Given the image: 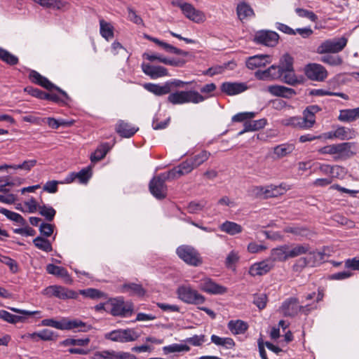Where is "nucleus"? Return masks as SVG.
I'll list each match as a JSON object with an SVG mask.
<instances>
[{
	"label": "nucleus",
	"mask_w": 359,
	"mask_h": 359,
	"mask_svg": "<svg viewBox=\"0 0 359 359\" xmlns=\"http://www.w3.org/2000/svg\"><path fill=\"white\" fill-rule=\"evenodd\" d=\"M306 76L312 81H323L327 77V71L321 65L310 63L304 68Z\"/></svg>",
	"instance_id": "9b49d317"
},
{
	"label": "nucleus",
	"mask_w": 359,
	"mask_h": 359,
	"mask_svg": "<svg viewBox=\"0 0 359 359\" xmlns=\"http://www.w3.org/2000/svg\"><path fill=\"white\" fill-rule=\"evenodd\" d=\"M295 12L301 18H308L314 22L318 20V16L311 11L297 8L295 9Z\"/></svg>",
	"instance_id": "774afa93"
},
{
	"label": "nucleus",
	"mask_w": 359,
	"mask_h": 359,
	"mask_svg": "<svg viewBox=\"0 0 359 359\" xmlns=\"http://www.w3.org/2000/svg\"><path fill=\"white\" fill-rule=\"evenodd\" d=\"M283 81L289 85L296 86L301 83V80L298 79L294 73V70L284 72L283 74Z\"/></svg>",
	"instance_id": "4d7b16f0"
},
{
	"label": "nucleus",
	"mask_w": 359,
	"mask_h": 359,
	"mask_svg": "<svg viewBox=\"0 0 359 359\" xmlns=\"http://www.w3.org/2000/svg\"><path fill=\"white\" fill-rule=\"evenodd\" d=\"M39 212L48 222H52L56 214V211L53 207L45 205L39 206Z\"/></svg>",
	"instance_id": "3c124183"
},
{
	"label": "nucleus",
	"mask_w": 359,
	"mask_h": 359,
	"mask_svg": "<svg viewBox=\"0 0 359 359\" xmlns=\"http://www.w3.org/2000/svg\"><path fill=\"white\" fill-rule=\"evenodd\" d=\"M177 166L182 175L190 173L195 168L190 158H187Z\"/></svg>",
	"instance_id": "338daca9"
},
{
	"label": "nucleus",
	"mask_w": 359,
	"mask_h": 359,
	"mask_svg": "<svg viewBox=\"0 0 359 359\" xmlns=\"http://www.w3.org/2000/svg\"><path fill=\"white\" fill-rule=\"evenodd\" d=\"M177 295L182 302L190 304H201L205 301V297L189 285H182L177 289Z\"/></svg>",
	"instance_id": "20e7f679"
},
{
	"label": "nucleus",
	"mask_w": 359,
	"mask_h": 359,
	"mask_svg": "<svg viewBox=\"0 0 359 359\" xmlns=\"http://www.w3.org/2000/svg\"><path fill=\"white\" fill-rule=\"evenodd\" d=\"M143 87L145 90L156 96H162L169 93V88L166 86V83L162 86L152 83H146L143 85Z\"/></svg>",
	"instance_id": "2f4dec72"
},
{
	"label": "nucleus",
	"mask_w": 359,
	"mask_h": 359,
	"mask_svg": "<svg viewBox=\"0 0 359 359\" xmlns=\"http://www.w3.org/2000/svg\"><path fill=\"white\" fill-rule=\"evenodd\" d=\"M80 293L83 296L93 299H100L104 294L103 292H102L99 290L94 288H88L86 290H81Z\"/></svg>",
	"instance_id": "0e129e2a"
},
{
	"label": "nucleus",
	"mask_w": 359,
	"mask_h": 359,
	"mask_svg": "<svg viewBox=\"0 0 359 359\" xmlns=\"http://www.w3.org/2000/svg\"><path fill=\"white\" fill-rule=\"evenodd\" d=\"M359 118V107L342 109L340 111L339 120L343 122H352Z\"/></svg>",
	"instance_id": "72a5a7b5"
},
{
	"label": "nucleus",
	"mask_w": 359,
	"mask_h": 359,
	"mask_svg": "<svg viewBox=\"0 0 359 359\" xmlns=\"http://www.w3.org/2000/svg\"><path fill=\"white\" fill-rule=\"evenodd\" d=\"M347 39L341 37L339 39H328L323 41L316 50L318 54L337 53L341 51L346 46Z\"/></svg>",
	"instance_id": "423d86ee"
},
{
	"label": "nucleus",
	"mask_w": 359,
	"mask_h": 359,
	"mask_svg": "<svg viewBox=\"0 0 359 359\" xmlns=\"http://www.w3.org/2000/svg\"><path fill=\"white\" fill-rule=\"evenodd\" d=\"M283 74V72L280 68L276 65H272L264 71H257L255 73V76L258 79L264 80L266 79H277L280 78Z\"/></svg>",
	"instance_id": "b1692460"
},
{
	"label": "nucleus",
	"mask_w": 359,
	"mask_h": 359,
	"mask_svg": "<svg viewBox=\"0 0 359 359\" xmlns=\"http://www.w3.org/2000/svg\"><path fill=\"white\" fill-rule=\"evenodd\" d=\"M267 90L274 96L285 98H290L296 95V91L294 89L279 85L269 86Z\"/></svg>",
	"instance_id": "393cba45"
},
{
	"label": "nucleus",
	"mask_w": 359,
	"mask_h": 359,
	"mask_svg": "<svg viewBox=\"0 0 359 359\" xmlns=\"http://www.w3.org/2000/svg\"><path fill=\"white\" fill-rule=\"evenodd\" d=\"M283 231L287 233H292L296 237H306L309 234V230L306 226L297 224L287 226L283 229Z\"/></svg>",
	"instance_id": "473e14b6"
},
{
	"label": "nucleus",
	"mask_w": 359,
	"mask_h": 359,
	"mask_svg": "<svg viewBox=\"0 0 359 359\" xmlns=\"http://www.w3.org/2000/svg\"><path fill=\"white\" fill-rule=\"evenodd\" d=\"M228 328L233 334H241L245 332L248 328L247 323L241 320H230L228 323Z\"/></svg>",
	"instance_id": "f704fd0d"
},
{
	"label": "nucleus",
	"mask_w": 359,
	"mask_h": 359,
	"mask_svg": "<svg viewBox=\"0 0 359 359\" xmlns=\"http://www.w3.org/2000/svg\"><path fill=\"white\" fill-rule=\"evenodd\" d=\"M319 171L325 175H334V173L339 174V170L341 168L339 165H330L328 164H319L317 168Z\"/></svg>",
	"instance_id": "bf43d9fd"
},
{
	"label": "nucleus",
	"mask_w": 359,
	"mask_h": 359,
	"mask_svg": "<svg viewBox=\"0 0 359 359\" xmlns=\"http://www.w3.org/2000/svg\"><path fill=\"white\" fill-rule=\"evenodd\" d=\"M270 56L268 55H256L250 57L246 61V67L250 69H255L264 67L270 63Z\"/></svg>",
	"instance_id": "a878e982"
},
{
	"label": "nucleus",
	"mask_w": 359,
	"mask_h": 359,
	"mask_svg": "<svg viewBox=\"0 0 359 359\" xmlns=\"http://www.w3.org/2000/svg\"><path fill=\"white\" fill-rule=\"evenodd\" d=\"M0 318L11 324L23 322L25 320L23 316L13 315L5 310H0Z\"/></svg>",
	"instance_id": "de8ad7c7"
},
{
	"label": "nucleus",
	"mask_w": 359,
	"mask_h": 359,
	"mask_svg": "<svg viewBox=\"0 0 359 359\" xmlns=\"http://www.w3.org/2000/svg\"><path fill=\"white\" fill-rule=\"evenodd\" d=\"M320 61L331 66H338L342 64L343 60L339 56L327 55L321 57Z\"/></svg>",
	"instance_id": "680f3d73"
},
{
	"label": "nucleus",
	"mask_w": 359,
	"mask_h": 359,
	"mask_svg": "<svg viewBox=\"0 0 359 359\" xmlns=\"http://www.w3.org/2000/svg\"><path fill=\"white\" fill-rule=\"evenodd\" d=\"M111 313L114 316L129 317L133 312V304L123 299H114L111 304Z\"/></svg>",
	"instance_id": "9d476101"
},
{
	"label": "nucleus",
	"mask_w": 359,
	"mask_h": 359,
	"mask_svg": "<svg viewBox=\"0 0 359 359\" xmlns=\"http://www.w3.org/2000/svg\"><path fill=\"white\" fill-rule=\"evenodd\" d=\"M355 142H342L334 144L335 160L342 158H349L354 155L355 152L351 151L353 147H355Z\"/></svg>",
	"instance_id": "412c9836"
},
{
	"label": "nucleus",
	"mask_w": 359,
	"mask_h": 359,
	"mask_svg": "<svg viewBox=\"0 0 359 359\" xmlns=\"http://www.w3.org/2000/svg\"><path fill=\"white\" fill-rule=\"evenodd\" d=\"M236 13L241 20L252 18L255 15L252 8L245 1L241 2L237 5Z\"/></svg>",
	"instance_id": "c85d7f7f"
},
{
	"label": "nucleus",
	"mask_w": 359,
	"mask_h": 359,
	"mask_svg": "<svg viewBox=\"0 0 359 359\" xmlns=\"http://www.w3.org/2000/svg\"><path fill=\"white\" fill-rule=\"evenodd\" d=\"M141 67L142 72L152 79H156L168 75L167 69L162 66H155L143 62L141 65Z\"/></svg>",
	"instance_id": "f3484780"
},
{
	"label": "nucleus",
	"mask_w": 359,
	"mask_h": 359,
	"mask_svg": "<svg viewBox=\"0 0 359 359\" xmlns=\"http://www.w3.org/2000/svg\"><path fill=\"white\" fill-rule=\"evenodd\" d=\"M176 254L187 264L199 266L203 264V258L199 252L193 246L182 245L176 249Z\"/></svg>",
	"instance_id": "7ed1b4c3"
},
{
	"label": "nucleus",
	"mask_w": 359,
	"mask_h": 359,
	"mask_svg": "<svg viewBox=\"0 0 359 359\" xmlns=\"http://www.w3.org/2000/svg\"><path fill=\"white\" fill-rule=\"evenodd\" d=\"M0 213L5 215L10 220L14 221L22 226L26 224V220L18 213L1 208Z\"/></svg>",
	"instance_id": "49530a36"
},
{
	"label": "nucleus",
	"mask_w": 359,
	"mask_h": 359,
	"mask_svg": "<svg viewBox=\"0 0 359 359\" xmlns=\"http://www.w3.org/2000/svg\"><path fill=\"white\" fill-rule=\"evenodd\" d=\"M210 156V153L208 151L203 150L199 154L189 158L192 161L194 166L196 168L198 167L204 162H205Z\"/></svg>",
	"instance_id": "603ef678"
},
{
	"label": "nucleus",
	"mask_w": 359,
	"mask_h": 359,
	"mask_svg": "<svg viewBox=\"0 0 359 359\" xmlns=\"http://www.w3.org/2000/svg\"><path fill=\"white\" fill-rule=\"evenodd\" d=\"M123 292H128L130 295L143 296L145 293L141 285L136 283H126L123 285Z\"/></svg>",
	"instance_id": "ea45409f"
},
{
	"label": "nucleus",
	"mask_w": 359,
	"mask_h": 359,
	"mask_svg": "<svg viewBox=\"0 0 359 359\" xmlns=\"http://www.w3.org/2000/svg\"><path fill=\"white\" fill-rule=\"evenodd\" d=\"M211 341L217 346H222L226 348H232L235 346V342L230 337H220L215 334L211 336Z\"/></svg>",
	"instance_id": "37998d69"
},
{
	"label": "nucleus",
	"mask_w": 359,
	"mask_h": 359,
	"mask_svg": "<svg viewBox=\"0 0 359 359\" xmlns=\"http://www.w3.org/2000/svg\"><path fill=\"white\" fill-rule=\"evenodd\" d=\"M309 250L310 246L307 243L296 244L292 246L289 245L288 255L290 258H294L302 255L307 254Z\"/></svg>",
	"instance_id": "e433bc0d"
},
{
	"label": "nucleus",
	"mask_w": 359,
	"mask_h": 359,
	"mask_svg": "<svg viewBox=\"0 0 359 359\" xmlns=\"http://www.w3.org/2000/svg\"><path fill=\"white\" fill-rule=\"evenodd\" d=\"M289 245H283L278 248H273L271 252V260L273 263L276 261L284 262L290 259L289 255Z\"/></svg>",
	"instance_id": "bb28decb"
},
{
	"label": "nucleus",
	"mask_w": 359,
	"mask_h": 359,
	"mask_svg": "<svg viewBox=\"0 0 359 359\" xmlns=\"http://www.w3.org/2000/svg\"><path fill=\"white\" fill-rule=\"evenodd\" d=\"M46 271L49 274L64 278L66 282L70 280L69 274L64 267L56 266L53 264H48L46 266Z\"/></svg>",
	"instance_id": "7c9ffc66"
},
{
	"label": "nucleus",
	"mask_w": 359,
	"mask_h": 359,
	"mask_svg": "<svg viewBox=\"0 0 359 359\" xmlns=\"http://www.w3.org/2000/svg\"><path fill=\"white\" fill-rule=\"evenodd\" d=\"M268 301V297L264 293L255 294L253 296V304L257 306L259 310L264 309Z\"/></svg>",
	"instance_id": "13d9d810"
},
{
	"label": "nucleus",
	"mask_w": 359,
	"mask_h": 359,
	"mask_svg": "<svg viewBox=\"0 0 359 359\" xmlns=\"http://www.w3.org/2000/svg\"><path fill=\"white\" fill-rule=\"evenodd\" d=\"M33 243L36 248L46 252L53 250L50 242L42 236H37L33 240Z\"/></svg>",
	"instance_id": "79ce46f5"
},
{
	"label": "nucleus",
	"mask_w": 359,
	"mask_h": 359,
	"mask_svg": "<svg viewBox=\"0 0 359 359\" xmlns=\"http://www.w3.org/2000/svg\"><path fill=\"white\" fill-rule=\"evenodd\" d=\"M116 133L122 137L129 138L133 136L138 130V128L132 126L129 123L119 120L116 125Z\"/></svg>",
	"instance_id": "5701e85b"
},
{
	"label": "nucleus",
	"mask_w": 359,
	"mask_h": 359,
	"mask_svg": "<svg viewBox=\"0 0 359 359\" xmlns=\"http://www.w3.org/2000/svg\"><path fill=\"white\" fill-rule=\"evenodd\" d=\"M90 339H67L62 341L64 346H84L89 344Z\"/></svg>",
	"instance_id": "e2e57ef3"
},
{
	"label": "nucleus",
	"mask_w": 359,
	"mask_h": 359,
	"mask_svg": "<svg viewBox=\"0 0 359 359\" xmlns=\"http://www.w3.org/2000/svg\"><path fill=\"white\" fill-rule=\"evenodd\" d=\"M281 123L285 126L304 129L301 116H292L282 119Z\"/></svg>",
	"instance_id": "09e8293b"
},
{
	"label": "nucleus",
	"mask_w": 359,
	"mask_h": 359,
	"mask_svg": "<svg viewBox=\"0 0 359 359\" xmlns=\"http://www.w3.org/2000/svg\"><path fill=\"white\" fill-rule=\"evenodd\" d=\"M321 108L316 104L308 106L303 111L302 121L304 130L311 128L316 123V114L321 111Z\"/></svg>",
	"instance_id": "2eb2a0df"
},
{
	"label": "nucleus",
	"mask_w": 359,
	"mask_h": 359,
	"mask_svg": "<svg viewBox=\"0 0 359 359\" xmlns=\"http://www.w3.org/2000/svg\"><path fill=\"white\" fill-rule=\"evenodd\" d=\"M109 150L107 143L100 145L95 151L91 154L90 161L93 163L97 162L103 159Z\"/></svg>",
	"instance_id": "c03bdc74"
},
{
	"label": "nucleus",
	"mask_w": 359,
	"mask_h": 359,
	"mask_svg": "<svg viewBox=\"0 0 359 359\" xmlns=\"http://www.w3.org/2000/svg\"><path fill=\"white\" fill-rule=\"evenodd\" d=\"M222 231L225 232L229 235L233 236L240 233L243 231L242 226L233 222L226 221L220 226Z\"/></svg>",
	"instance_id": "58836bf2"
},
{
	"label": "nucleus",
	"mask_w": 359,
	"mask_h": 359,
	"mask_svg": "<svg viewBox=\"0 0 359 359\" xmlns=\"http://www.w3.org/2000/svg\"><path fill=\"white\" fill-rule=\"evenodd\" d=\"M252 192L256 196H264V198L274 197L276 194L272 190L268 188L264 189L262 187H255L252 189Z\"/></svg>",
	"instance_id": "69168bd1"
},
{
	"label": "nucleus",
	"mask_w": 359,
	"mask_h": 359,
	"mask_svg": "<svg viewBox=\"0 0 359 359\" xmlns=\"http://www.w3.org/2000/svg\"><path fill=\"white\" fill-rule=\"evenodd\" d=\"M92 176V170L90 166L81 169L79 172H69L62 183L69 184L78 180L81 184H86Z\"/></svg>",
	"instance_id": "dca6fc26"
},
{
	"label": "nucleus",
	"mask_w": 359,
	"mask_h": 359,
	"mask_svg": "<svg viewBox=\"0 0 359 359\" xmlns=\"http://www.w3.org/2000/svg\"><path fill=\"white\" fill-rule=\"evenodd\" d=\"M0 262L7 265L12 273H15L18 272V265L15 260L5 255H0Z\"/></svg>",
	"instance_id": "052dcab7"
},
{
	"label": "nucleus",
	"mask_w": 359,
	"mask_h": 359,
	"mask_svg": "<svg viewBox=\"0 0 359 359\" xmlns=\"http://www.w3.org/2000/svg\"><path fill=\"white\" fill-rule=\"evenodd\" d=\"M266 124V120L261 118L256 121H247L244 123V129L238 133L239 135L244 134L248 131H255L263 128Z\"/></svg>",
	"instance_id": "c756f323"
},
{
	"label": "nucleus",
	"mask_w": 359,
	"mask_h": 359,
	"mask_svg": "<svg viewBox=\"0 0 359 359\" xmlns=\"http://www.w3.org/2000/svg\"><path fill=\"white\" fill-rule=\"evenodd\" d=\"M248 89L245 83L224 82L221 86L222 92L228 95H235L241 93Z\"/></svg>",
	"instance_id": "4be33fe9"
},
{
	"label": "nucleus",
	"mask_w": 359,
	"mask_h": 359,
	"mask_svg": "<svg viewBox=\"0 0 359 359\" xmlns=\"http://www.w3.org/2000/svg\"><path fill=\"white\" fill-rule=\"evenodd\" d=\"M163 350L165 353H170L175 352H187L190 350V347L182 344H172L169 346H164Z\"/></svg>",
	"instance_id": "864d4df0"
},
{
	"label": "nucleus",
	"mask_w": 359,
	"mask_h": 359,
	"mask_svg": "<svg viewBox=\"0 0 359 359\" xmlns=\"http://www.w3.org/2000/svg\"><path fill=\"white\" fill-rule=\"evenodd\" d=\"M274 266V263L271 259H266L252 264L249 269V273L252 276H263L269 272Z\"/></svg>",
	"instance_id": "a211bd4d"
},
{
	"label": "nucleus",
	"mask_w": 359,
	"mask_h": 359,
	"mask_svg": "<svg viewBox=\"0 0 359 359\" xmlns=\"http://www.w3.org/2000/svg\"><path fill=\"white\" fill-rule=\"evenodd\" d=\"M45 294L49 297H55L61 299H76L78 294L72 290L60 285H50L47 287Z\"/></svg>",
	"instance_id": "f8f14e48"
},
{
	"label": "nucleus",
	"mask_w": 359,
	"mask_h": 359,
	"mask_svg": "<svg viewBox=\"0 0 359 359\" xmlns=\"http://www.w3.org/2000/svg\"><path fill=\"white\" fill-rule=\"evenodd\" d=\"M168 94L167 101L174 105L189 102L198 104L203 102L208 97L203 96L196 90H177Z\"/></svg>",
	"instance_id": "f03ea898"
},
{
	"label": "nucleus",
	"mask_w": 359,
	"mask_h": 359,
	"mask_svg": "<svg viewBox=\"0 0 359 359\" xmlns=\"http://www.w3.org/2000/svg\"><path fill=\"white\" fill-rule=\"evenodd\" d=\"M183 14L189 20L195 22H201L204 20L203 12L196 10L191 4L184 3L180 6Z\"/></svg>",
	"instance_id": "aec40b11"
},
{
	"label": "nucleus",
	"mask_w": 359,
	"mask_h": 359,
	"mask_svg": "<svg viewBox=\"0 0 359 359\" xmlns=\"http://www.w3.org/2000/svg\"><path fill=\"white\" fill-rule=\"evenodd\" d=\"M92 359H138L135 355L124 351L114 350H104L96 351L93 353Z\"/></svg>",
	"instance_id": "ddd939ff"
},
{
	"label": "nucleus",
	"mask_w": 359,
	"mask_h": 359,
	"mask_svg": "<svg viewBox=\"0 0 359 359\" xmlns=\"http://www.w3.org/2000/svg\"><path fill=\"white\" fill-rule=\"evenodd\" d=\"M29 79L32 83L41 86L49 91L55 90L57 93H60L65 98H68V95L65 90L53 84L46 77L41 75L38 72L35 70H29Z\"/></svg>",
	"instance_id": "0eeeda50"
},
{
	"label": "nucleus",
	"mask_w": 359,
	"mask_h": 359,
	"mask_svg": "<svg viewBox=\"0 0 359 359\" xmlns=\"http://www.w3.org/2000/svg\"><path fill=\"white\" fill-rule=\"evenodd\" d=\"M278 67L282 72L294 70L293 69V58L287 53L283 55L280 60Z\"/></svg>",
	"instance_id": "8fccbe9b"
},
{
	"label": "nucleus",
	"mask_w": 359,
	"mask_h": 359,
	"mask_svg": "<svg viewBox=\"0 0 359 359\" xmlns=\"http://www.w3.org/2000/svg\"><path fill=\"white\" fill-rule=\"evenodd\" d=\"M165 180L161 177V175L154 177L149 184V189L151 194L157 199L162 200L167 196V186Z\"/></svg>",
	"instance_id": "6e6552de"
},
{
	"label": "nucleus",
	"mask_w": 359,
	"mask_h": 359,
	"mask_svg": "<svg viewBox=\"0 0 359 359\" xmlns=\"http://www.w3.org/2000/svg\"><path fill=\"white\" fill-rule=\"evenodd\" d=\"M310 95L312 96H325V95H329V96H337L343 98L344 100H348V96L343 93H335L332 92L329 90H325L323 89H312L311 90L309 93Z\"/></svg>",
	"instance_id": "a18cd8bd"
},
{
	"label": "nucleus",
	"mask_w": 359,
	"mask_h": 359,
	"mask_svg": "<svg viewBox=\"0 0 359 359\" xmlns=\"http://www.w3.org/2000/svg\"><path fill=\"white\" fill-rule=\"evenodd\" d=\"M279 35L270 30H259L254 36V42L269 47H274L278 42Z\"/></svg>",
	"instance_id": "1a4fd4ad"
},
{
	"label": "nucleus",
	"mask_w": 359,
	"mask_h": 359,
	"mask_svg": "<svg viewBox=\"0 0 359 359\" xmlns=\"http://www.w3.org/2000/svg\"><path fill=\"white\" fill-rule=\"evenodd\" d=\"M100 32L101 36L107 41L112 39L114 36V27L103 19L100 20Z\"/></svg>",
	"instance_id": "4c0bfd02"
},
{
	"label": "nucleus",
	"mask_w": 359,
	"mask_h": 359,
	"mask_svg": "<svg viewBox=\"0 0 359 359\" xmlns=\"http://www.w3.org/2000/svg\"><path fill=\"white\" fill-rule=\"evenodd\" d=\"M159 46L162 47L165 50H166L168 53H175L176 55H183V56H187L188 52L184 51L183 50H181L180 48H177L169 43H167L164 41H160Z\"/></svg>",
	"instance_id": "6e6d98bb"
},
{
	"label": "nucleus",
	"mask_w": 359,
	"mask_h": 359,
	"mask_svg": "<svg viewBox=\"0 0 359 359\" xmlns=\"http://www.w3.org/2000/svg\"><path fill=\"white\" fill-rule=\"evenodd\" d=\"M198 287L201 290L210 294H223L227 292V288L214 282L210 278L200 280Z\"/></svg>",
	"instance_id": "4468645a"
},
{
	"label": "nucleus",
	"mask_w": 359,
	"mask_h": 359,
	"mask_svg": "<svg viewBox=\"0 0 359 359\" xmlns=\"http://www.w3.org/2000/svg\"><path fill=\"white\" fill-rule=\"evenodd\" d=\"M104 337L113 341L126 343L135 341L139 334L133 329H119L105 334Z\"/></svg>",
	"instance_id": "39448f33"
},
{
	"label": "nucleus",
	"mask_w": 359,
	"mask_h": 359,
	"mask_svg": "<svg viewBox=\"0 0 359 359\" xmlns=\"http://www.w3.org/2000/svg\"><path fill=\"white\" fill-rule=\"evenodd\" d=\"M306 255L304 257L306 259L309 267H315L322 264L325 255L323 252L317 250L310 251V250Z\"/></svg>",
	"instance_id": "cd10ccee"
},
{
	"label": "nucleus",
	"mask_w": 359,
	"mask_h": 359,
	"mask_svg": "<svg viewBox=\"0 0 359 359\" xmlns=\"http://www.w3.org/2000/svg\"><path fill=\"white\" fill-rule=\"evenodd\" d=\"M299 302L297 298H290L286 299L282 304L281 310L285 316H294L299 310L304 309V307L298 305Z\"/></svg>",
	"instance_id": "6ab92c4d"
},
{
	"label": "nucleus",
	"mask_w": 359,
	"mask_h": 359,
	"mask_svg": "<svg viewBox=\"0 0 359 359\" xmlns=\"http://www.w3.org/2000/svg\"><path fill=\"white\" fill-rule=\"evenodd\" d=\"M336 137L341 140H350L355 137V131L344 126L338 127L330 137Z\"/></svg>",
	"instance_id": "c9c22d12"
},
{
	"label": "nucleus",
	"mask_w": 359,
	"mask_h": 359,
	"mask_svg": "<svg viewBox=\"0 0 359 359\" xmlns=\"http://www.w3.org/2000/svg\"><path fill=\"white\" fill-rule=\"evenodd\" d=\"M294 148L293 144H280L274 148V154L278 157H283L292 153Z\"/></svg>",
	"instance_id": "5fc2aeb1"
},
{
	"label": "nucleus",
	"mask_w": 359,
	"mask_h": 359,
	"mask_svg": "<svg viewBox=\"0 0 359 359\" xmlns=\"http://www.w3.org/2000/svg\"><path fill=\"white\" fill-rule=\"evenodd\" d=\"M0 60L6 64L14 66L18 64L19 59L15 55H13L9 51L0 47Z\"/></svg>",
	"instance_id": "a19ab883"
},
{
	"label": "nucleus",
	"mask_w": 359,
	"mask_h": 359,
	"mask_svg": "<svg viewBox=\"0 0 359 359\" xmlns=\"http://www.w3.org/2000/svg\"><path fill=\"white\" fill-rule=\"evenodd\" d=\"M42 326L52 327L61 330H77L79 332H88L91 328L90 325L79 319L68 320L62 318L57 321L53 318L44 319L41 323Z\"/></svg>",
	"instance_id": "f257e3e1"
}]
</instances>
